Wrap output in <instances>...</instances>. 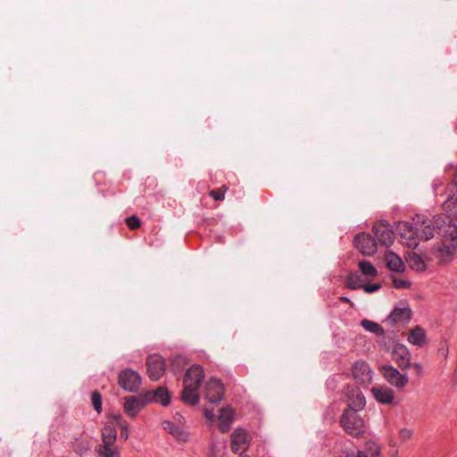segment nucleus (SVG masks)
<instances>
[{"instance_id": "79ce46f5", "label": "nucleus", "mask_w": 457, "mask_h": 457, "mask_svg": "<svg viewBox=\"0 0 457 457\" xmlns=\"http://www.w3.org/2000/svg\"><path fill=\"white\" fill-rule=\"evenodd\" d=\"M390 457H397L396 453H393Z\"/></svg>"}, {"instance_id": "a211bd4d", "label": "nucleus", "mask_w": 457, "mask_h": 457, "mask_svg": "<svg viewBox=\"0 0 457 457\" xmlns=\"http://www.w3.org/2000/svg\"><path fill=\"white\" fill-rule=\"evenodd\" d=\"M234 420L233 411L228 407H222L218 417V428L221 433L229 430Z\"/></svg>"}, {"instance_id": "58836bf2", "label": "nucleus", "mask_w": 457, "mask_h": 457, "mask_svg": "<svg viewBox=\"0 0 457 457\" xmlns=\"http://www.w3.org/2000/svg\"><path fill=\"white\" fill-rule=\"evenodd\" d=\"M340 301L343 303H347L352 304V301L347 296H341Z\"/></svg>"}, {"instance_id": "20e7f679", "label": "nucleus", "mask_w": 457, "mask_h": 457, "mask_svg": "<svg viewBox=\"0 0 457 457\" xmlns=\"http://www.w3.org/2000/svg\"><path fill=\"white\" fill-rule=\"evenodd\" d=\"M412 312L407 302H400L385 320L391 326L403 327L411 318Z\"/></svg>"}, {"instance_id": "f704fd0d", "label": "nucleus", "mask_w": 457, "mask_h": 457, "mask_svg": "<svg viewBox=\"0 0 457 457\" xmlns=\"http://www.w3.org/2000/svg\"><path fill=\"white\" fill-rule=\"evenodd\" d=\"M381 287L380 284H365L362 285L361 288L369 294L378 291Z\"/></svg>"}, {"instance_id": "7ed1b4c3", "label": "nucleus", "mask_w": 457, "mask_h": 457, "mask_svg": "<svg viewBox=\"0 0 457 457\" xmlns=\"http://www.w3.org/2000/svg\"><path fill=\"white\" fill-rule=\"evenodd\" d=\"M339 424L344 431L353 437L362 436L367 430L365 421L359 414L351 409H345L339 418Z\"/></svg>"}, {"instance_id": "7c9ffc66", "label": "nucleus", "mask_w": 457, "mask_h": 457, "mask_svg": "<svg viewBox=\"0 0 457 457\" xmlns=\"http://www.w3.org/2000/svg\"><path fill=\"white\" fill-rule=\"evenodd\" d=\"M227 187L225 186L210 191L209 195L215 201H222L225 198V192Z\"/></svg>"}, {"instance_id": "bb28decb", "label": "nucleus", "mask_w": 457, "mask_h": 457, "mask_svg": "<svg viewBox=\"0 0 457 457\" xmlns=\"http://www.w3.org/2000/svg\"><path fill=\"white\" fill-rule=\"evenodd\" d=\"M345 287L352 290L361 288V277L357 272H350L345 279Z\"/></svg>"}, {"instance_id": "6e6552de", "label": "nucleus", "mask_w": 457, "mask_h": 457, "mask_svg": "<svg viewBox=\"0 0 457 457\" xmlns=\"http://www.w3.org/2000/svg\"><path fill=\"white\" fill-rule=\"evenodd\" d=\"M119 385L126 391L137 392L141 385V377L131 369L123 370L119 375Z\"/></svg>"}, {"instance_id": "9b49d317", "label": "nucleus", "mask_w": 457, "mask_h": 457, "mask_svg": "<svg viewBox=\"0 0 457 457\" xmlns=\"http://www.w3.org/2000/svg\"><path fill=\"white\" fill-rule=\"evenodd\" d=\"M354 245L363 255L370 256L377 252V241L368 233H361L355 236Z\"/></svg>"}, {"instance_id": "4468645a", "label": "nucleus", "mask_w": 457, "mask_h": 457, "mask_svg": "<svg viewBox=\"0 0 457 457\" xmlns=\"http://www.w3.org/2000/svg\"><path fill=\"white\" fill-rule=\"evenodd\" d=\"M123 400L124 411L130 418H135L147 403L145 396L129 395L125 396Z\"/></svg>"}, {"instance_id": "f257e3e1", "label": "nucleus", "mask_w": 457, "mask_h": 457, "mask_svg": "<svg viewBox=\"0 0 457 457\" xmlns=\"http://www.w3.org/2000/svg\"><path fill=\"white\" fill-rule=\"evenodd\" d=\"M398 233L409 248H416L420 240L428 241L434 237L436 231L438 235L448 237L453 245L457 247V223L450 216H436L433 221L422 219L420 216L410 221H399Z\"/></svg>"}, {"instance_id": "f8f14e48", "label": "nucleus", "mask_w": 457, "mask_h": 457, "mask_svg": "<svg viewBox=\"0 0 457 457\" xmlns=\"http://www.w3.org/2000/svg\"><path fill=\"white\" fill-rule=\"evenodd\" d=\"M381 372L385 379L392 386L397 388L404 387L409 379L405 374H401L400 371L393 366L385 365L381 369Z\"/></svg>"}, {"instance_id": "e433bc0d", "label": "nucleus", "mask_w": 457, "mask_h": 457, "mask_svg": "<svg viewBox=\"0 0 457 457\" xmlns=\"http://www.w3.org/2000/svg\"><path fill=\"white\" fill-rule=\"evenodd\" d=\"M411 368H413L416 371V373L420 376L423 373V368L420 363L415 362L411 363Z\"/></svg>"}, {"instance_id": "393cba45", "label": "nucleus", "mask_w": 457, "mask_h": 457, "mask_svg": "<svg viewBox=\"0 0 457 457\" xmlns=\"http://www.w3.org/2000/svg\"><path fill=\"white\" fill-rule=\"evenodd\" d=\"M117 429H120V439L122 441H127L129 436V425L127 420H125L121 414H114Z\"/></svg>"}, {"instance_id": "412c9836", "label": "nucleus", "mask_w": 457, "mask_h": 457, "mask_svg": "<svg viewBox=\"0 0 457 457\" xmlns=\"http://www.w3.org/2000/svg\"><path fill=\"white\" fill-rule=\"evenodd\" d=\"M385 260L386 266L390 270L403 272L405 269V265L403 260L391 251H388L385 253Z\"/></svg>"}, {"instance_id": "4c0bfd02", "label": "nucleus", "mask_w": 457, "mask_h": 457, "mask_svg": "<svg viewBox=\"0 0 457 457\" xmlns=\"http://www.w3.org/2000/svg\"><path fill=\"white\" fill-rule=\"evenodd\" d=\"M184 359L180 356L175 357L172 361V366H175L176 363L183 362Z\"/></svg>"}, {"instance_id": "1a4fd4ad", "label": "nucleus", "mask_w": 457, "mask_h": 457, "mask_svg": "<svg viewBox=\"0 0 457 457\" xmlns=\"http://www.w3.org/2000/svg\"><path fill=\"white\" fill-rule=\"evenodd\" d=\"M147 373L151 380L156 381L160 379L165 370L166 362L160 354H152L146 360Z\"/></svg>"}, {"instance_id": "aec40b11", "label": "nucleus", "mask_w": 457, "mask_h": 457, "mask_svg": "<svg viewBox=\"0 0 457 457\" xmlns=\"http://www.w3.org/2000/svg\"><path fill=\"white\" fill-rule=\"evenodd\" d=\"M374 398L380 403L390 404L394 400V392L392 389L385 386H374L371 388Z\"/></svg>"}, {"instance_id": "ea45409f", "label": "nucleus", "mask_w": 457, "mask_h": 457, "mask_svg": "<svg viewBox=\"0 0 457 457\" xmlns=\"http://www.w3.org/2000/svg\"><path fill=\"white\" fill-rule=\"evenodd\" d=\"M192 382L196 383L197 382V377L192 376Z\"/></svg>"}, {"instance_id": "a878e982", "label": "nucleus", "mask_w": 457, "mask_h": 457, "mask_svg": "<svg viewBox=\"0 0 457 457\" xmlns=\"http://www.w3.org/2000/svg\"><path fill=\"white\" fill-rule=\"evenodd\" d=\"M406 261L412 270L417 271H424L426 270V264L422 258L416 253H411L406 257Z\"/></svg>"}, {"instance_id": "dca6fc26", "label": "nucleus", "mask_w": 457, "mask_h": 457, "mask_svg": "<svg viewBox=\"0 0 457 457\" xmlns=\"http://www.w3.org/2000/svg\"><path fill=\"white\" fill-rule=\"evenodd\" d=\"M117 425L114 414L108 416V420L101 432V443L99 445H116Z\"/></svg>"}, {"instance_id": "0eeeda50", "label": "nucleus", "mask_w": 457, "mask_h": 457, "mask_svg": "<svg viewBox=\"0 0 457 457\" xmlns=\"http://www.w3.org/2000/svg\"><path fill=\"white\" fill-rule=\"evenodd\" d=\"M372 230L375 234L377 244L382 246L389 247L394 242V231L390 224L386 220H381L374 224Z\"/></svg>"}, {"instance_id": "f03ea898", "label": "nucleus", "mask_w": 457, "mask_h": 457, "mask_svg": "<svg viewBox=\"0 0 457 457\" xmlns=\"http://www.w3.org/2000/svg\"><path fill=\"white\" fill-rule=\"evenodd\" d=\"M204 378V371L202 366L193 365L184 377V388L181 392V399L189 405H195L199 402V387Z\"/></svg>"}, {"instance_id": "2f4dec72", "label": "nucleus", "mask_w": 457, "mask_h": 457, "mask_svg": "<svg viewBox=\"0 0 457 457\" xmlns=\"http://www.w3.org/2000/svg\"><path fill=\"white\" fill-rule=\"evenodd\" d=\"M125 222H126V225L130 229H137L141 225L140 220L136 215H132V216H129V217L126 218Z\"/></svg>"}, {"instance_id": "ddd939ff", "label": "nucleus", "mask_w": 457, "mask_h": 457, "mask_svg": "<svg viewBox=\"0 0 457 457\" xmlns=\"http://www.w3.org/2000/svg\"><path fill=\"white\" fill-rule=\"evenodd\" d=\"M205 398L212 403H218L221 401L224 394L223 385L217 378H210L204 386Z\"/></svg>"}, {"instance_id": "a19ab883", "label": "nucleus", "mask_w": 457, "mask_h": 457, "mask_svg": "<svg viewBox=\"0 0 457 457\" xmlns=\"http://www.w3.org/2000/svg\"><path fill=\"white\" fill-rule=\"evenodd\" d=\"M239 457H250L248 455L240 454Z\"/></svg>"}, {"instance_id": "f3484780", "label": "nucleus", "mask_w": 457, "mask_h": 457, "mask_svg": "<svg viewBox=\"0 0 457 457\" xmlns=\"http://www.w3.org/2000/svg\"><path fill=\"white\" fill-rule=\"evenodd\" d=\"M392 353L397 361L398 366L402 370H407L411 368V353L404 345L395 344L393 347Z\"/></svg>"}, {"instance_id": "9d476101", "label": "nucleus", "mask_w": 457, "mask_h": 457, "mask_svg": "<svg viewBox=\"0 0 457 457\" xmlns=\"http://www.w3.org/2000/svg\"><path fill=\"white\" fill-rule=\"evenodd\" d=\"M353 378L357 383L368 386L372 381V370L364 361H357L352 368Z\"/></svg>"}, {"instance_id": "5701e85b", "label": "nucleus", "mask_w": 457, "mask_h": 457, "mask_svg": "<svg viewBox=\"0 0 457 457\" xmlns=\"http://www.w3.org/2000/svg\"><path fill=\"white\" fill-rule=\"evenodd\" d=\"M426 332L424 328L420 326H416L412 328L408 336V342L413 345L423 346L426 343Z\"/></svg>"}, {"instance_id": "c85d7f7f", "label": "nucleus", "mask_w": 457, "mask_h": 457, "mask_svg": "<svg viewBox=\"0 0 457 457\" xmlns=\"http://www.w3.org/2000/svg\"><path fill=\"white\" fill-rule=\"evenodd\" d=\"M358 266L361 273L365 276L375 277L378 274L377 269L368 261L359 262Z\"/></svg>"}, {"instance_id": "4be33fe9", "label": "nucleus", "mask_w": 457, "mask_h": 457, "mask_svg": "<svg viewBox=\"0 0 457 457\" xmlns=\"http://www.w3.org/2000/svg\"><path fill=\"white\" fill-rule=\"evenodd\" d=\"M163 428L171 434L177 440L180 442H186L188 439V435L179 426L174 422L165 420L162 423Z\"/></svg>"}, {"instance_id": "423d86ee", "label": "nucleus", "mask_w": 457, "mask_h": 457, "mask_svg": "<svg viewBox=\"0 0 457 457\" xmlns=\"http://www.w3.org/2000/svg\"><path fill=\"white\" fill-rule=\"evenodd\" d=\"M251 440V436L245 429L242 428H235L230 435L231 451L234 453L242 454L248 449Z\"/></svg>"}, {"instance_id": "2eb2a0df", "label": "nucleus", "mask_w": 457, "mask_h": 457, "mask_svg": "<svg viewBox=\"0 0 457 457\" xmlns=\"http://www.w3.org/2000/svg\"><path fill=\"white\" fill-rule=\"evenodd\" d=\"M70 446L79 457H86L91 452L92 444L87 435L82 433L70 441Z\"/></svg>"}, {"instance_id": "72a5a7b5", "label": "nucleus", "mask_w": 457, "mask_h": 457, "mask_svg": "<svg viewBox=\"0 0 457 457\" xmlns=\"http://www.w3.org/2000/svg\"><path fill=\"white\" fill-rule=\"evenodd\" d=\"M412 436V431L409 428H402L399 432V438L402 442L408 441Z\"/></svg>"}, {"instance_id": "b1692460", "label": "nucleus", "mask_w": 457, "mask_h": 457, "mask_svg": "<svg viewBox=\"0 0 457 457\" xmlns=\"http://www.w3.org/2000/svg\"><path fill=\"white\" fill-rule=\"evenodd\" d=\"M96 457H120L116 445H97L95 448Z\"/></svg>"}, {"instance_id": "473e14b6", "label": "nucleus", "mask_w": 457, "mask_h": 457, "mask_svg": "<svg viewBox=\"0 0 457 457\" xmlns=\"http://www.w3.org/2000/svg\"><path fill=\"white\" fill-rule=\"evenodd\" d=\"M393 283L395 287L398 289L410 288L411 286V283L409 280L400 278H394Z\"/></svg>"}, {"instance_id": "c9c22d12", "label": "nucleus", "mask_w": 457, "mask_h": 457, "mask_svg": "<svg viewBox=\"0 0 457 457\" xmlns=\"http://www.w3.org/2000/svg\"><path fill=\"white\" fill-rule=\"evenodd\" d=\"M204 415L211 422H213L215 420V416H214L212 410L204 409Z\"/></svg>"}, {"instance_id": "c756f323", "label": "nucleus", "mask_w": 457, "mask_h": 457, "mask_svg": "<svg viewBox=\"0 0 457 457\" xmlns=\"http://www.w3.org/2000/svg\"><path fill=\"white\" fill-rule=\"evenodd\" d=\"M91 401L95 411L97 413L102 411V395L98 391H94L91 394Z\"/></svg>"}, {"instance_id": "39448f33", "label": "nucleus", "mask_w": 457, "mask_h": 457, "mask_svg": "<svg viewBox=\"0 0 457 457\" xmlns=\"http://www.w3.org/2000/svg\"><path fill=\"white\" fill-rule=\"evenodd\" d=\"M344 396L347 403L345 409H351L355 411L364 409L366 400L362 392L357 386L347 385L344 389Z\"/></svg>"}, {"instance_id": "cd10ccee", "label": "nucleus", "mask_w": 457, "mask_h": 457, "mask_svg": "<svg viewBox=\"0 0 457 457\" xmlns=\"http://www.w3.org/2000/svg\"><path fill=\"white\" fill-rule=\"evenodd\" d=\"M361 327L371 333H374L377 336H384L385 330L384 328L377 322L369 320H362L361 321Z\"/></svg>"}, {"instance_id": "6ab92c4d", "label": "nucleus", "mask_w": 457, "mask_h": 457, "mask_svg": "<svg viewBox=\"0 0 457 457\" xmlns=\"http://www.w3.org/2000/svg\"><path fill=\"white\" fill-rule=\"evenodd\" d=\"M145 398L147 403L153 401L158 403H161L163 406H167L170 403V395L165 387H158L154 392H149L145 395Z\"/></svg>"}]
</instances>
